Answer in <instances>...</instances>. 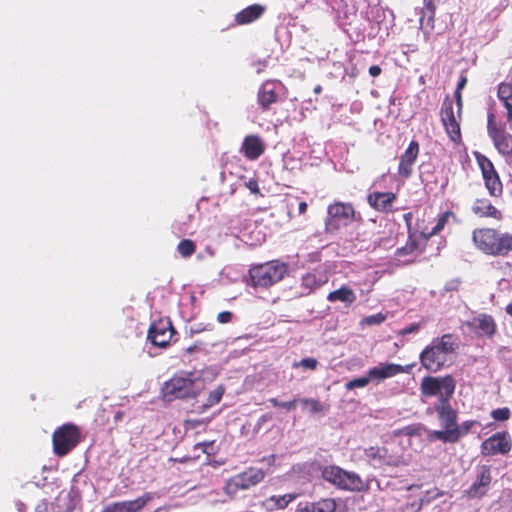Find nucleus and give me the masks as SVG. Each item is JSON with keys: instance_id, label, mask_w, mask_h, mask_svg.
<instances>
[{"instance_id": "obj_11", "label": "nucleus", "mask_w": 512, "mask_h": 512, "mask_svg": "<svg viewBox=\"0 0 512 512\" xmlns=\"http://www.w3.org/2000/svg\"><path fill=\"white\" fill-rule=\"evenodd\" d=\"M441 122L449 139L458 144L462 140L460 121L461 117H458V111L454 112L453 101L447 95L441 105L440 109Z\"/></svg>"}, {"instance_id": "obj_9", "label": "nucleus", "mask_w": 512, "mask_h": 512, "mask_svg": "<svg viewBox=\"0 0 512 512\" xmlns=\"http://www.w3.org/2000/svg\"><path fill=\"white\" fill-rule=\"evenodd\" d=\"M355 209L351 203L336 201L327 208L325 232L334 234L355 220Z\"/></svg>"}, {"instance_id": "obj_2", "label": "nucleus", "mask_w": 512, "mask_h": 512, "mask_svg": "<svg viewBox=\"0 0 512 512\" xmlns=\"http://www.w3.org/2000/svg\"><path fill=\"white\" fill-rule=\"evenodd\" d=\"M475 247L485 255L504 257L512 252V234L495 228L483 227L472 231Z\"/></svg>"}, {"instance_id": "obj_26", "label": "nucleus", "mask_w": 512, "mask_h": 512, "mask_svg": "<svg viewBox=\"0 0 512 512\" xmlns=\"http://www.w3.org/2000/svg\"><path fill=\"white\" fill-rule=\"evenodd\" d=\"M266 7L261 4L250 5L239 11L234 18L237 25H247L260 19L265 13Z\"/></svg>"}, {"instance_id": "obj_52", "label": "nucleus", "mask_w": 512, "mask_h": 512, "mask_svg": "<svg viewBox=\"0 0 512 512\" xmlns=\"http://www.w3.org/2000/svg\"><path fill=\"white\" fill-rule=\"evenodd\" d=\"M467 77L466 76H461L459 81H458V84H457V87H456V90L455 91H460L462 92V90L464 89V87L466 86L467 84Z\"/></svg>"}, {"instance_id": "obj_21", "label": "nucleus", "mask_w": 512, "mask_h": 512, "mask_svg": "<svg viewBox=\"0 0 512 512\" xmlns=\"http://www.w3.org/2000/svg\"><path fill=\"white\" fill-rule=\"evenodd\" d=\"M397 196L394 192L374 191L368 194L367 202L376 211L390 213L393 211V204Z\"/></svg>"}, {"instance_id": "obj_60", "label": "nucleus", "mask_w": 512, "mask_h": 512, "mask_svg": "<svg viewBox=\"0 0 512 512\" xmlns=\"http://www.w3.org/2000/svg\"><path fill=\"white\" fill-rule=\"evenodd\" d=\"M193 423H194L195 425H198V424L203 423V421L196 420V421H193Z\"/></svg>"}, {"instance_id": "obj_12", "label": "nucleus", "mask_w": 512, "mask_h": 512, "mask_svg": "<svg viewBox=\"0 0 512 512\" xmlns=\"http://www.w3.org/2000/svg\"><path fill=\"white\" fill-rule=\"evenodd\" d=\"M285 89L280 80L268 79L264 81L257 92V102L261 110L269 111L272 105L280 101L281 94Z\"/></svg>"}, {"instance_id": "obj_29", "label": "nucleus", "mask_w": 512, "mask_h": 512, "mask_svg": "<svg viewBox=\"0 0 512 512\" xmlns=\"http://www.w3.org/2000/svg\"><path fill=\"white\" fill-rule=\"evenodd\" d=\"M357 299L356 293L346 285H342L339 289L331 291L327 295L329 302L340 301L346 307H350Z\"/></svg>"}, {"instance_id": "obj_53", "label": "nucleus", "mask_w": 512, "mask_h": 512, "mask_svg": "<svg viewBox=\"0 0 512 512\" xmlns=\"http://www.w3.org/2000/svg\"><path fill=\"white\" fill-rule=\"evenodd\" d=\"M507 113H506V119L507 123L509 124L510 128H512V104L508 106H504Z\"/></svg>"}, {"instance_id": "obj_25", "label": "nucleus", "mask_w": 512, "mask_h": 512, "mask_svg": "<svg viewBox=\"0 0 512 512\" xmlns=\"http://www.w3.org/2000/svg\"><path fill=\"white\" fill-rule=\"evenodd\" d=\"M472 211L480 218H493L497 221H501L503 219L502 212L486 198L476 199L472 205Z\"/></svg>"}, {"instance_id": "obj_45", "label": "nucleus", "mask_w": 512, "mask_h": 512, "mask_svg": "<svg viewBox=\"0 0 512 512\" xmlns=\"http://www.w3.org/2000/svg\"><path fill=\"white\" fill-rule=\"evenodd\" d=\"M245 186L250 190L251 193L261 195L258 181L254 178L249 179Z\"/></svg>"}, {"instance_id": "obj_24", "label": "nucleus", "mask_w": 512, "mask_h": 512, "mask_svg": "<svg viewBox=\"0 0 512 512\" xmlns=\"http://www.w3.org/2000/svg\"><path fill=\"white\" fill-rule=\"evenodd\" d=\"M337 502L334 498H321L314 502H300L296 512H336Z\"/></svg>"}, {"instance_id": "obj_14", "label": "nucleus", "mask_w": 512, "mask_h": 512, "mask_svg": "<svg viewBox=\"0 0 512 512\" xmlns=\"http://www.w3.org/2000/svg\"><path fill=\"white\" fill-rule=\"evenodd\" d=\"M512 449V440L507 431L497 432L480 445V453L482 456H494L497 454H508Z\"/></svg>"}, {"instance_id": "obj_13", "label": "nucleus", "mask_w": 512, "mask_h": 512, "mask_svg": "<svg viewBox=\"0 0 512 512\" xmlns=\"http://www.w3.org/2000/svg\"><path fill=\"white\" fill-rule=\"evenodd\" d=\"M476 160L489 194L494 197H500L503 193V185L493 163L485 155L479 153L476 155Z\"/></svg>"}, {"instance_id": "obj_36", "label": "nucleus", "mask_w": 512, "mask_h": 512, "mask_svg": "<svg viewBox=\"0 0 512 512\" xmlns=\"http://www.w3.org/2000/svg\"><path fill=\"white\" fill-rule=\"evenodd\" d=\"M497 97L504 106L512 104V83L501 82L497 88Z\"/></svg>"}, {"instance_id": "obj_38", "label": "nucleus", "mask_w": 512, "mask_h": 512, "mask_svg": "<svg viewBox=\"0 0 512 512\" xmlns=\"http://www.w3.org/2000/svg\"><path fill=\"white\" fill-rule=\"evenodd\" d=\"M177 251L183 258H188L195 253L196 245L191 239H183L178 243Z\"/></svg>"}, {"instance_id": "obj_39", "label": "nucleus", "mask_w": 512, "mask_h": 512, "mask_svg": "<svg viewBox=\"0 0 512 512\" xmlns=\"http://www.w3.org/2000/svg\"><path fill=\"white\" fill-rule=\"evenodd\" d=\"M371 380L372 379L369 376V371H367V375L366 376L359 377V378H354V379L348 381L345 384V388L347 390H352V389H355V388H363V387L367 386L370 383Z\"/></svg>"}, {"instance_id": "obj_44", "label": "nucleus", "mask_w": 512, "mask_h": 512, "mask_svg": "<svg viewBox=\"0 0 512 512\" xmlns=\"http://www.w3.org/2000/svg\"><path fill=\"white\" fill-rule=\"evenodd\" d=\"M195 448H201V450L207 455L214 454V441L200 442L195 445Z\"/></svg>"}, {"instance_id": "obj_37", "label": "nucleus", "mask_w": 512, "mask_h": 512, "mask_svg": "<svg viewBox=\"0 0 512 512\" xmlns=\"http://www.w3.org/2000/svg\"><path fill=\"white\" fill-rule=\"evenodd\" d=\"M424 430H425V427L420 423L411 424V425H407L405 427H402V428L396 430L395 435L396 436L404 435V436H409V437L420 436Z\"/></svg>"}, {"instance_id": "obj_5", "label": "nucleus", "mask_w": 512, "mask_h": 512, "mask_svg": "<svg viewBox=\"0 0 512 512\" xmlns=\"http://www.w3.org/2000/svg\"><path fill=\"white\" fill-rule=\"evenodd\" d=\"M287 265L270 261L249 269L250 285L254 288H268L281 281L287 274Z\"/></svg>"}, {"instance_id": "obj_42", "label": "nucleus", "mask_w": 512, "mask_h": 512, "mask_svg": "<svg viewBox=\"0 0 512 512\" xmlns=\"http://www.w3.org/2000/svg\"><path fill=\"white\" fill-rule=\"evenodd\" d=\"M490 415L496 421H506L510 418L511 411L508 407H503L492 410Z\"/></svg>"}, {"instance_id": "obj_51", "label": "nucleus", "mask_w": 512, "mask_h": 512, "mask_svg": "<svg viewBox=\"0 0 512 512\" xmlns=\"http://www.w3.org/2000/svg\"><path fill=\"white\" fill-rule=\"evenodd\" d=\"M382 70L380 68V66L378 65H372L370 66L369 68V74L372 76V77H377L381 74Z\"/></svg>"}, {"instance_id": "obj_7", "label": "nucleus", "mask_w": 512, "mask_h": 512, "mask_svg": "<svg viewBox=\"0 0 512 512\" xmlns=\"http://www.w3.org/2000/svg\"><path fill=\"white\" fill-rule=\"evenodd\" d=\"M456 389V380L452 375L442 377L425 376L420 383V392L424 397L438 396V401L450 400Z\"/></svg>"}, {"instance_id": "obj_20", "label": "nucleus", "mask_w": 512, "mask_h": 512, "mask_svg": "<svg viewBox=\"0 0 512 512\" xmlns=\"http://www.w3.org/2000/svg\"><path fill=\"white\" fill-rule=\"evenodd\" d=\"M434 410L436 411L440 425L443 428L441 431H449L456 426L458 413L452 407L450 400L437 401L434 406Z\"/></svg>"}, {"instance_id": "obj_47", "label": "nucleus", "mask_w": 512, "mask_h": 512, "mask_svg": "<svg viewBox=\"0 0 512 512\" xmlns=\"http://www.w3.org/2000/svg\"><path fill=\"white\" fill-rule=\"evenodd\" d=\"M454 97H455V100H456V106H457V110H458V117L460 118L461 117V112H462V106H463L462 92L455 91L454 92Z\"/></svg>"}, {"instance_id": "obj_34", "label": "nucleus", "mask_w": 512, "mask_h": 512, "mask_svg": "<svg viewBox=\"0 0 512 512\" xmlns=\"http://www.w3.org/2000/svg\"><path fill=\"white\" fill-rule=\"evenodd\" d=\"M422 250L423 249H420L416 235L414 233L409 232L406 244L403 247L397 249L396 255L403 256L412 254L416 251L422 252Z\"/></svg>"}, {"instance_id": "obj_55", "label": "nucleus", "mask_w": 512, "mask_h": 512, "mask_svg": "<svg viewBox=\"0 0 512 512\" xmlns=\"http://www.w3.org/2000/svg\"><path fill=\"white\" fill-rule=\"evenodd\" d=\"M307 208H308V205L305 201H302L299 203L298 210H299L300 214H304L307 211Z\"/></svg>"}, {"instance_id": "obj_31", "label": "nucleus", "mask_w": 512, "mask_h": 512, "mask_svg": "<svg viewBox=\"0 0 512 512\" xmlns=\"http://www.w3.org/2000/svg\"><path fill=\"white\" fill-rule=\"evenodd\" d=\"M326 283V279L318 278L314 273L307 272L301 278V296L311 294L315 289Z\"/></svg>"}, {"instance_id": "obj_22", "label": "nucleus", "mask_w": 512, "mask_h": 512, "mask_svg": "<svg viewBox=\"0 0 512 512\" xmlns=\"http://www.w3.org/2000/svg\"><path fill=\"white\" fill-rule=\"evenodd\" d=\"M419 155V143L412 140L405 152L400 157L398 166V174L403 178L411 176L413 171V165Z\"/></svg>"}, {"instance_id": "obj_62", "label": "nucleus", "mask_w": 512, "mask_h": 512, "mask_svg": "<svg viewBox=\"0 0 512 512\" xmlns=\"http://www.w3.org/2000/svg\"><path fill=\"white\" fill-rule=\"evenodd\" d=\"M159 509L155 510L154 512H158Z\"/></svg>"}, {"instance_id": "obj_27", "label": "nucleus", "mask_w": 512, "mask_h": 512, "mask_svg": "<svg viewBox=\"0 0 512 512\" xmlns=\"http://www.w3.org/2000/svg\"><path fill=\"white\" fill-rule=\"evenodd\" d=\"M470 325L479 331L481 335H485L487 337H492L497 328L494 318L488 314H480L475 317Z\"/></svg>"}, {"instance_id": "obj_54", "label": "nucleus", "mask_w": 512, "mask_h": 512, "mask_svg": "<svg viewBox=\"0 0 512 512\" xmlns=\"http://www.w3.org/2000/svg\"><path fill=\"white\" fill-rule=\"evenodd\" d=\"M412 217H413V215H412V213H411V212H409V213H405V214L403 215V218H404V220H405V223H406V225H407V227H408V231H409V232H410V228H411V221H412Z\"/></svg>"}, {"instance_id": "obj_18", "label": "nucleus", "mask_w": 512, "mask_h": 512, "mask_svg": "<svg viewBox=\"0 0 512 512\" xmlns=\"http://www.w3.org/2000/svg\"><path fill=\"white\" fill-rule=\"evenodd\" d=\"M491 482V467L489 465H482L478 468L476 478L465 491V495L470 499H480L488 493Z\"/></svg>"}, {"instance_id": "obj_8", "label": "nucleus", "mask_w": 512, "mask_h": 512, "mask_svg": "<svg viewBox=\"0 0 512 512\" xmlns=\"http://www.w3.org/2000/svg\"><path fill=\"white\" fill-rule=\"evenodd\" d=\"M81 441L80 428L73 423H65L56 428L52 435L53 452L58 457L68 455Z\"/></svg>"}, {"instance_id": "obj_49", "label": "nucleus", "mask_w": 512, "mask_h": 512, "mask_svg": "<svg viewBox=\"0 0 512 512\" xmlns=\"http://www.w3.org/2000/svg\"><path fill=\"white\" fill-rule=\"evenodd\" d=\"M297 403L298 399L295 398L291 401L280 402V407L286 409L287 411H290L296 408Z\"/></svg>"}, {"instance_id": "obj_16", "label": "nucleus", "mask_w": 512, "mask_h": 512, "mask_svg": "<svg viewBox=\"0 0 512 512\" xmlns=\"http://www.w3.org/2000/svg\"><path fill=\"white\" fill-rule=\"evenodd\" d=\"M477 420H466L461 425L456 426L449 431H429L428 439L430 441L440 440L443 443H457L463 436L467 435L471 429L479 425Z\"/></svg>"}, {"instance_id": "obj_57", "label": "nucleus", "mask_w": 512, "mask_h": 512, "mask_svg": "<svg viewBox=\"0 0 512 512\" xmlns=\"http://www.w3.org/2000/svg\"><path fill=\"white\" fill-rule=\"evenodd\" d=\"M313 91H314L315 94H320L322 92V86L321 85H316L314 87Z\"/></svg>"}, {"instance_id": "obj_30", "label": "nucleus", "mask_w": 512, "mask_h": 512, "mask_svg": "<svg viewBox=\"0 0 512 512\" xmlns=\"http://www.w3.org/2000/svg\"><path fill=\"white\" fill-rule=\"evenodd\" d=\"M224 393H225L224 386L223 385L217 386L214 390L210 391V393L204 403L195 406L194 412H196L198 414L205 413L208 409H210L211 407L220 403Z\"/></svg>"}, {"instance_id": "obj_41", "label": "nucleus", "mask_w": 512, "mask_h": 512, "mask_svg": "<svg viewBox=\"0 0 512 512\" xmlns=\"http://www.w3.org/2000/svg\"><path fill=\"white\" fill-rule=\"evenodd\" d=\"M317 366H318L317 359L312 358V357L303 358L302 360H300L298 362H293V364H292L293 368L302 367L303 369L311 370V371L316 370Z\"/></svg>"}, {"instance_id": "obj_50", "label": "nucleus", "mask_w": 512, "mask_h": 512, "mask_svg": "<svg viewBox=\"0 0 512 512\" xmlns=\"http://www.w3.org/2000/svg\"><path fill=\"white\" fill-rule=\"evenodd\" d=\"M419 324H411L410 326L404 328L402 331H401V334L402 335H407V334H410V333H413L415 331H417L419 329Z\"/></svg>"}, {"instance_id": "obj_15", "label": "nucleus", "mask_w": 512, "mask_h": 512, "mask_svg": "<svg viewBox=\"0 0 512 512\" xmlns=\"http://www.w3.org/2000/svg\"><path fill=\"white\" fill-rule=\"evenodd\" d=\"M175 334V329L168 319L154 321L148 330V339L154 346L166 348Z\"/></svg>"}, {"instance_id": "obj_40", "label": "nucleus", "mask_w": 512, "mask_h": 512, "mask_svg": "<svg viewBox=\"0 0 512 512\" xmlns=\"http://www.w3.org/2000/svg\"><path fill=\"white\" fill-rule=\"evenodd\" d=\"M300 402L304 406H309V412L311 414L322 413L324 411V405L317 399L303 398Z\"/></svg>"}, {"instance_id": "obj_32", "label": "nucleus", "mask_w": 512, "mask_h": 512, "mask_svg": "<svg viewBox=\"0 0 512 512\" xmlns=\"http://www.w3.org/2000/svg\"><path fill=\"white\" fill-rule=\"evenodd\" d=\"M296 498V494L287 493L284 495H272L266 500V504L270 510L274 509H284L286 508L294 499Z\"/></svg>"}, {"instance_id": "obj_17", "label": "nucleus", "mask_w": 512, "mask_h": 512, "mask_svg": "<svg viewBox=\"0 0 512 512\" xmlns=\"http://www.w3.org/2000/svg\"><path fill=\"white\" fill-rule=\"evenodd\" d=\"M156 493L145 492L133 500L113 502L106 505L101 512H141L143 508L152 501Z\"/></svg>"}, {"instance_id": "obj_48", "label": "nucleus", "mask_w": 512, "mask_h": 512, "mask_svg": "<svg viewBox=\"0 0 512 512\" xmlns=\"http://www.w3.org/2000/svg\"><path fill=\"white\" fill-rule=\"evenodd\" d=\"M422 507V501L421 500H414L410 507L407 505L406 508H405V512H417L421 509Z\"/></svg>"}, {"instance_id": "obj_4", "label": "nucleus", "mask_w": 512, "mask_h": 512, "mask_svg": "<svg viewBox=\"0 0 512 512\" xmlns=\"http://www.w3.org/2000/svg\"><path fill=\"white\" fill-rule=\"evenodd\" d=\"M321 477L324 481L338 490L348 492H365L368 483L354 471H347L338 465H326L321 468Z\"/></svg>"}, {"instance_id": "obj_6", "label": "nucleus", "mask_w": 512, "mask_h": 512, "mask_svg": "<svg viewBox=\"0 0 512 512\" xmlns=\"http://www.w3.org/2000/svg\"><path fill=\"white\" fill-rule=\"evenodd\" d=\"M266 473L257 467H248L244 471L228 478L223 486V493L234 499L239 491L249 490L265 479Z\"/></svg>"}, {"instance_id": "obj_3", "label": "nucleus", "mask_w": 512, "mask_h": 512, "mask_svg": "<svg viewBox=\"0 0 512 512\" xmlns=\"http://www.w3.org/2000/svg\"><path fill=\"white\" fill-rule=\"evenodd\" d=\"M201 392L198 379L194 372H180L174 374L162 386V398L167 402L176 399H194Z\"/></svg>"}, {"instance_id": "obj_10", "label": "nucleus", "mask_w": 512, "mask_h": 512, "mask_svg": "<svg viewBox=\"0 0 512 512\" xmlns=\"http://www.w3.org/2000/svg\"><path fill=\"white\" fill-rule=\"evenodd\" d=\"M487 132L496 150L503 156H512V135L504 125L497 123L494 113L487 116Z\"/></svg>"}, {"instance_id": "obj_56", "label": "nucleus", "mask_w": 512, "mask_h": 512, "mask_svg": "<svg viewBox=\"0 0 512 512\" xmlns=\"http://www.w3.org/2000/svg\"><path fill=\"white\" fill-rule=\"evenodd\" d=\"M268 401L272 404V406L280 407V401H278L277 398H270Z\"/></svg>"}, {"instance_id": "obj_58", "label": "nucleus", "mask_w": 512, "mask_h": 512, "mask_svg": "<svg viewBox=\"0 0 512 512\" xmlns=\"http://www.w3.org/2000/svg\"><path fill=\"white\" fill-rule=\"evenodd\" d=\"M506 312L512 316V301L507 305Z\"/></svg>"}, {"instance_id": "obj_19", "label": "nucleus", "mask_w": 512, "mask_h": 512, "mask_svg": "<svg viewBox=\"0 0 512 512\" xmlns=\"http://www.w3.org/2000/svg\"><path fill=\"white\" fill-rule=\"evenodd\" d=\"M413 365L402 366L395 363H380L378 366L370 368L369 376L372 380L382 381L402 373H410Z\"/></svg>"}, {"instance_id": "obj_43", "label": "nucleus", "mask_w": 512, "mask_h": 512, "mask_svg": "<svg viewBox=\"0 0 512 512\" xmlns=\"http://www.w3.org/2000/svg\"><path fill=\"white\" fill-rule=\"evenodd\" d=\"M385 320H386V315H384L383 313L380 312L377 314L366 316L365 318H363L362 323L369 325V326L379 325V324L383 323Z\"/></svg>"}, {"instance_id": "obj_33", "label": "nucleus", "mask_w": 512, "mask_h": 512, "mask_svg": "<svg viewBox=\"0 0 512 512\" xmlns=\"http://www.w3.org/2000/svg\"><path fill=\"white\" fill-rule=\"evenodd\" d=\"M435 10L436 7L433 0H425L420 16L421 26L429 27L430 29L434 28Z\"/></svg>"}, {"instance_id": "obj_28", "label": "nucleus", "mask_w": 512, "mask_h": 512, "mask_svg": "<svg viewBox=\"0 0 512 512\" xmlns=\"http://www.w3.org/2000/svg\"><path fill=\"white\" fill-rule=\"evenodd\" d=\"M366 456L380 465L397 466L400 461L388 456V450L385 447H370L366 450Z\"/></svg>"}, {"instance_id": "obj_61", "label": "nucleus", "mask_w": 512, "mask_h": 512, "mask_svg": "<svg viewBox=\"0 0 512 512\" xmlns=\"http://www.w3.org/2000/svg\"><path fill=\"white\" fill-rule=\"evenodd\" d=\"M203 329H200V327H197V329L195 330V332H200L202 331Z\"/></svg>"}, {"instance_id": "obj_1", "label": "nucleus", "mask_w": 512, "mask_h": 512, "mask_svg": "<svg viewBox=\"0 0 512 512\" xmlns=\"http://www.w3.org/2000/svg\"><path fill=\"white\" fill-rule=\"evenodd\" d=\"M458 345L459 339L452 333L434 338L419 355L422 367L432 373L442 370L458 349Z\"/></svg>"}, {"instance_id": "obj_46", "label": "nucleus", "mask_w": 512, "mask_h": 512, "mask_svg": "<svg viewBox=\"0 0 512 512\" xmlns=\"http://www.w3.org/2000/svg\"><path fill=\"white\" fill-rule=\"evenodd\" d=\"M233 314L230 311H222L217 315V321L221 324L231 322Z\"/></svg>"}, {"instance_id": "obj_59", "label": "nucleus", "mask_w": 512, "mask_h": 512, "mask_svg": "<svg viewBox=\"0 0 512 512\" xmlns=\"http://www.w3.org/2000/svg\"><path fill=\"white\" fill-rule=\"evenodd\" d=\"M262 419H263L264 421H267L268 419H270V417H268L267 415H264V416H262Z\"/></svg>"}, {"instance_id": "obj_35", "label": "nucleus", "mask_w": 512, "mask_h": 512, "mask_svg": "<svg viewBox=\"0 0 512 512\" xmlns=\"http://www.w3.org/2000/svg\"><path fill=\"white\" fill-rule=\"evenodd\" d=\"M451 217H454V213L452 211H445L444 213L440 214L437 219V223L432 228L431 232L428 235L422 234L425 241H427L431 236L439 234L444 229L445 225L448 223Z\"/></svg>"}, {"instance_id": "obj_23", "label": "nucleus", "mask_w": 512, "mask_h": 512, "mask_svg": "<svg viewBox=\"0 0 512 512\" xmlns=\"http://www.w3.org/2000/svg\"><path fill=\"white\" fill-rule=\"evenodd\" d=\"M265 142L256 134L247 135L241 145V152L251 161L257 160L265 152Z\"/></svg>"}]
</instances>
